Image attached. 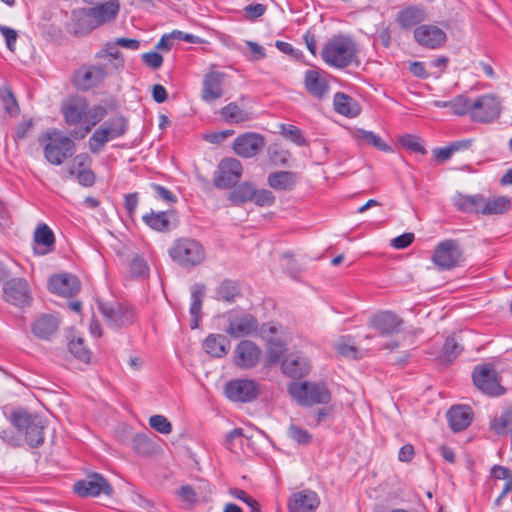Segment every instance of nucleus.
<instances>
[{"mask_svg":"<svg viewBox=\"0 0 512 512\" xmlns=\"http://www.w3.org/2000/svg\"><path fill=\"white\" fill-rule=\"evenodd\" d=\"M321 56L326 64L338 69L359 64L357 45L351 37L345 35L331 38L324 45Z\"/></svg>","mask_w":512,"mask_h":512,"instance_id":"obj_1","label":"nucleus"},{"mask_svg":"<svg viewBox=\"0 0 512 512\" xmlns=\"http://www.w3.org/2000/svg\"><path fill=\"white\" fill-rule=\"evenodd\" d=\"M45 159L53 165H61L75 152L73 140L58 130H50L39 137Z\"/></svg>","mask_w":512,"mask_h":512,"instance_id":"obj_2","label":"nucleus"},{"mask_svg":"<svg viewBox=\"0 0 512 512\" xmlns=\"http://www.w3.org/2000/svg\"><path fill=\"white\" fill-rule=\"evenodd\" d=\"M11 423L23 434L26 443L36 448L44 442L45 420L37 414H30L26 411H17L11 415Z\"/></svg>","mask_w":512,"mask_h":512,"instance_id":"obj_3","label":"nucleus"},{"mask_svg":"<svg viewBox=\"0 0 512 512\" xmlns=\"http://www.w3.org/2000/svg\"><path fill=\"white\" fill-rule=\"evenodd\" d=\"M169 255L174 262L183 268L200 265L206 257L203 245L192 238H179L169 249Z\"/></svg>","mask_w":512,"mask_h":512,"instance_id":"obj_4","label":"nucleus"},{"mask_svg":"<svg viewBox=\"0 0 512 512\" xmlns=\"http://www.w3.org/2000/svg\"><path fill=\"white\" fill-rule=\"evenodd\" d=\"M290 395L302 406L328 404L331 392L323 382L304 381L289 385Z\"/></svg>","mask_w":512,"mask_h":512,"instance_id":"obj_5","label":"nucleus"},{"mask_svg":"<svg viewBox=\"0 0 512 512\" xmlns=\"http://www.w3.org/2000/svg\"><path fill=\"white\" fill-rule=\"evenodd\" d=\"M119 11L117 0H109L92 8L80 9L75 13L81 28L92 30L114 19Z\"/></svg>","mask_w":512,"mask_h":512,"instance_id":"obj_6","label":"nucleus"},{"mask_svg":"<svg viewBox=\"0 0 512 512\" xmlns=\"http://www.w3.org/2000/svg\"><path fill=\"white\" fill-rule=\"evenodd\" d=\"M127 123L124 117L116 116L101 124L89 139V150L93 154L100 153L107 142L125 134Z\"/></svg>","mask_w":512,"mask_h":512,"instance_id":"obj_7","label":"nucleus"},{"mask_svg":"<svg viewBox=\"0 0 512 512\" xmlns=\"http://www.w3.org/2000/svg\"><path fill=\"white\" fill-rule=\"evenodd\" d=\"M438 270L446 271L460 266L464 261L460 243L454 239H446L438 243L431 257Z\"/></svg>","mask_w":512,"mask_h":512,"instance_id":"obj_8","label":"nucleus"},{"mask_svg":"<svg viewBox=\"0 0 512 512\" xmlns=\"http://www.w3.org/2000/svg\"><path fill=\"white\" fill-rule=\"evenodd\" d=\"M110 75L113 74L107 65L97 62L81 66L73 74L72 82L78 90L89 91L102 85Z\"/></svg>","mask_w":512,"mask_h":512,"instance_id":"obj_9","label":"nucleus"},{"mask_svg":"<svg viewBox=\"0 0 512 512\" xmlns=\"http://www.w3.org/2000/svg\"><path fill=\"white\" fill-rule=\"evenodd\" d=\"M474 385L484 394L500 396L505 390L500 384L498 374L491 363H485L474 367L472 372Z\"/></svg>","mask_w":512,"mask_h":512,"instance_id":"obj_10","label":"nucleus"},{"mask_svg":"<svg viewBox=\"0 0 512 512\" xmlns=\"http://www.w3.org/2000/svg\"><path fill=\"white\" fill-rule=\"evenodd\" d=\"M225 317L228 323L225 332L232 338L251 336L258 330L257 319L249 313L230 311Z\"/></svg>","mask_w":512,"mask_h":512,"instance_id":"obj_11","label":"nucleus"},{"mask_svg":"<svg viewBox=\"0 0 512 512\" xmlns=\"http://www.w3.org/2000/svg\"><path fill=\"white\" fill-rule=\"evenodd\" d=\"M501 113V101L493 94L479 96L473 100L472 120L479 123H490Z\"/></svg>","mask_w":512,"mask_h":512,"instance_id":"obj_12","label":"nucleus"},{"mask_svg":"<svg viewBox=\"0 0 512 512\" xmlns=\"http://www.w3.org/2000/svg\"><path fill=\"white\" fill-rule=\"evenodd\" d=\"M3 299L15 306L24 307L32 302L28 282L23 278H11L3 285Z\"/></svg>","mask_w":512,"mask_h":512,"instance_id":"obj_13","label":"nucleus"},{"mask_svg":"<svg viewBox=\"0 0 512 512\" xmlns=\"http://www.w3.org/2000/svg\"><path fill=\"white\" fill-rule=\"evenodd\" d=\"M242 172L243 168L239 160L225 158L218 166L213 183L219 189H229L240 180Z\"/></svg>","mask_w":512,"mask_h":512,"instance_id":"obj_14","label":"nucleus"},{"mask_svg":"<svg viewBox=\"0 0 512 512\" xmlns=\"http://www.w3.org/2000/svg\"><path fill=\"white\" fill-rule=\"evenodd\" d=\"M224 393L233 402L247 403L256 399L259 386L254 380L234 379L227 382Z\"/></svg>","mask_w":512,"mask_h":512,"instance_id":"obj_15","label":"nucleus"},{"mask_svg":"<svg viewBox=\"0 0 512 512\" xmlns=\"http://www.w3.org/2000/svg\"><path fill=\"white\" fill-rule=\"evenodd\" d=\"M98 308L107 324L112 328H121L131 324L134 320V312L122 304L114 302H99Z\"/></svg>","mask_w":512,"mask_h":512,"instance_id":"obj_16","label":"nucleus"},{"mask_svg":"<svg viewBox=\"0 0 512 512\" xmlns=\"http://www.w3.org/2000/svg\"><path fill=\"white\" fill-rule=\"evenodd\" d=\"M74 492L80 497H97L100 494L112 495L113 488L106 479L98 473L74 484Z\"/></svg>","mask_w":512,"mask_h":512,"instance_id":"obj_17","label":"nucleus"},{"mask_svg":"<svg viewBox=\"0 0 512 512\" xmlns=\"http://www.w3.org/2000/svg\"><path fill=\"white\" fill-rule=\"evenodd\" d=\"M265 138L254 132L244 133L235 138L234 152L243 158H251L257 155L265 147Z\"/></svg>","mask_w":512,"mask_h":512,"instance_id":"obj_18","label":"nucleus"},{"mask_svg":"<svg viewBox=\"0 0 512 512\" xmlns=\"http://www.w3.org/2000/svg\"><path fill=\"white\" fill-rule=\"evenodd\" d=\"M415 41L426 48L437 49L446 42V33L436 25L422 24L414 29Z\"/></svg>","mask_w":512,"mask_h":512,"instance_id":"obj_19","label":"nucleus"},{"mask_svg":"<svg viewBox=\"0 0 512 512\" xmlns=\"http://www.w3.org/2000/svg\"><path fill=\"white\" fill-rule=\"evenodd\" d=\"M261 351L252 341H240L234 350V362L236 366L244 369L255 367L260 360Z\"/></svg>","mask_w":512,"mask_h":512,"instance_id":"obj_20","label":"nucleus"},{"mask_svg":"<svg viewBox=\"0 0 512 512\" xmlns=\"http://www.w3.org/2000/svg\"><path fill=\"white\" fill-rule=\"evenodd\" d=\"M225 74L220 71H209L203 77L201 99L204 102L212 103L223 96L222 84Z\"/></svg>","mask_w":512,"mask_h":512,"instance_id":"obj_21","label":"nucleus"},{"mask_svg":"<svg viewBox=\"0 0 512 512\" xmlns=\"http://www.w3.org/2000/svg\"><path fill=\"white\" fill-rule=\"evenodd\" d=\"M49 290L59 296L72 297L80 290L77 277L71 274H61L50 277Z\"/></svg>","mask_w":512,"mask_h":512,"instance_id":"obj_22","label":"nucleus"},{"mask_svg":"<svg viewBox=\"0 0 512 512\" xmlns=\"http://www.w3.org/2000/svg\"><path fill=\"white\" fill-rule=\"evenodd\" d=\"M403 320L391 311H384L374 315L371 319V325L379 331L381 335H391L400 331Z\"/></svg>","mask_w":512,"mask_h":512,"instance_id":"obj_23","label":"nucleus"},{"mask_svg":"<svg viewBox=\"0 0 512 512\" xmlns=\"http://www.w3.org/2000/svg\"><path fill=\"white\" fill-rule=\"evenodd\" d=\"M117 46L119 45L116 41L106 43L104 48L96 54V59L107 65L112 74L118 73L124 67V59Z\"/></svg>","mask_w":512,"mask_h":512,"instance_id":"obj_24","label":"nucleus"},{"mask_svg":"<svg viewBox=\"0 0 512 512\" xmlns=\"http://www.w3.org/2000/svg\"><path fill=\"white\" fill-rule=\"evenodd\" d=\"M317 494L310 490L294 493L289 500L290 512H313L319 506Z\"/></svg>","mask_w":512,"mask_h":512,"instance_id":"obj_25","label":"nucleus"},{"mask_svg":"<svg viewBox=\"0 0 512 512\" xmlns=\"http://www.w3.org/2000/svg\"><path fill=\"white\" fill-rule=\"evenodd\" d=\"M396 19L401 28L409 29L427 20L428 12L423 6L411 5L399 11Z\"/></svg>","mask_w":512,"mask_h":512,"instance_id":"obj_26","label":"nucleus"},{"mask_svg":"<svg viewBox=\"0 0 512 512\" xmlns=\"http://www.w3.org/2000/svg\"><path fill=\"white\" fill-rule=\"evenodd\" d=\"M473 412L467 405H456L447 412V418L451 429L454 432L466 429L472 421Z\"/></svg>","mask_w":512,"mask_h":512,"instance_id":"obj_27","label":"nucleus"},{"mask_svg":"<svg viewBox=\"0 0 512 512\" xmlns=\"http://www.w3.org/2000/svg\"><path fill=\"white\" fill-rule=\"evenodd\" d=\"M310 370L309 360L298 354L288 355L282 362V371L291 378H300Z\"/></svg>","mask_w":512,"mask_h":512,"instance_id":"obj_28","label":"nucleus"},{"mask_svg":"<svg viewBox=\"0 0 512 512\" xmlns=\"http://www.w3.org/2000/svg\"><path fill=\"white\" fill-rule=\"evenodd\" d=\"M304 86L311 95L318 99L324 98L329 91L328 81L316 70L305 72Z\"/></svg>","mask_w":512,"mask_h":512,"instance_id":"obj_29","label":"nucleus"},{"mask_svg":"<svg viewBox=\"0 0 512 512\" xmlns=\"http://www.w3.org/2000/svg\"><path fill=\"white\" fill-rule=\"evenodd\" d=\"M486 198L482 195H462L454 197L453 203L458 210L466 213H482L484 210Z\"/></svg>","mask_w":512,"mask_h":512,"instance_id":"obj_30","label":"nucleus"},{"mask_svg":"<svg viewBox=\"0 0 512 512\" xmlns=\"http://www.w3.org/2000/svg\"><path fill=\"white\" fill-rule=\"evenodd\" d=\"M205 296V285L201 283L194 284L191 288V305H190V315L192 317L191 320V328L196 329L199 326V322L201 319V308L203 299Z\"/></svg>","mask_w":512,"mask_h":512,"instance_id":"obj_31","label":"nucleus"},{"mask_svg":"<svg viewBox=\"0 0 512 512\" xmlns=\"http://www.w3.org/2000/svg\"><path fill=\"white\" fill-rule=\"evenodd\" d=\"M204 350L213 357H224L230 348V341L221 334H210L203 342Z\"/></svg>","mask_w":512,"mask_h":512,"instance_id":"obj_32","label":"nucleus"},{"mask_svg":"<svg viewBox=\"0 0 512 512\" xmlns=\"http://www.w3.org/2000/svg\"><path fill=\"white\" fill-rule=\"evenodd\" d=\"M173 211L154 212L143 216L144 223L151 229L159 232H167L171 228V218H174Z\"/></svg>","mask_w":512,"mask_h":512,"instance_id":"obj_33","label":"nucleus"},{"mask_svg":"<svg viewBox=\"0 0 512 512\" xmlns=\"http://www.w3.org/2000/svg\"><path fill=\"white\" fill-rule=\"evenodd\" d=\"M220 115L228 123H243L253 118V113L245 108H241L236 102H231L224 106Z\"/></svg>","mask_w":512,"mask_h":512,"instance_id":"obj_34","label":"nucleus"},{"mask_svg":"<svg viewBox=\"0 0 512 512\" xmlns=\"http://www.w3.org/2000/svg\"><path fill=\"white\" fill-rule=\"evenodd\" d=\"M334 110L347 117H355L359 114L360 108L357 103L348 95L337 92L333 98Z\"/></svg>","mask_w":512,"mask_h":512,"instance_id":"obj_35","label":"nucleus"},{"mask_svg":"<svg viewBox=\"0 0 512 512\" xmlns=\"http://www.w3.org/2000/svg\"><path fill=\"white\" fill-rule=\"evenodd\" d=\"M58 320L52 315H43L32 326L33 333L41 339H48L58 329Z\"/></svg>","mask_w":512,"mask_h":512,"instance_id":"obj_36","label":"nucleus"},{"mask_svg":"<svg viewBox=\"0 0 512 512\" xmlns=\"http://www.w3.org/2000/svg\"><path fill=\"white\" fill-rule=\"evenodd\" d=\"M297 182V177L291 171H278L268 176V184L277 190H291Z\"/></svg>","mask_w":512,"mask_h":512,"instance_id":"obj_37","label":"nucleus"},{"mask_svg":"<svg viewBox=\"0 0 512 512\" xmlns=\"http://www.w3.org/2000/svg\"><path fill=\"white\" fill-rule=\"evenodd\" d=\"M353 138L358 142L359 145L368 144L384 152H389L391 150L390 146L387 145L378 135L372 131L356 129L353 132Z\"/></svg>","mask_w":512,"mask_h":512,"instance_id":"obj_38","label":"nucleus"},{"mask_svg":"<svg viewBox=\"0 0 512 512\" xmlns=\"http://www.w3.org/2000/svg\"><path fill=\"white\" fill-rule=\"evenodd\" d=\"M87 112V104L85 101L76 100L68 103L63 108V114L69 125L79 123Z\"/></svg>","mask_w":512,"mask_h":512,"instance_id":"obj_39","label":"nucleus"},{"mask_svg":"<svg viewBox=\"0 0 512 512\" xmlns=\"http://www.w3.org/2000/svg\"><path fill=\"white\" fill-rule=\"evenodd\" d=\"M511 208V202L504 196L486 199L483 215L503 214Z\"/></svg>","mask_w":512,"mask_h":512,"instance_id":"obj_40","label":"nucleus"},{"mask_svg":"<svg viewBox=\"0 0 512 512\" xmlns=\"http://www.w3.org/2000/svg\"><path fill=\"white\" fill-rule=\"evenodd\" d=\"M254 189V185L247 182L242 183L230 192L229 200L234 205H242L252 200Z\"/></svg>","mask_w":512,"mask_h":512,"instance_id":"obj_41","label":"nucleus"},{"mask_svg":"<svg viewBox=\"0 0 512 512\" xmlns=\"http://www.w3.org/2000/svg\"><path fill=\"white\" fill-rule=\"evenodd\" d=\"M34 241L37 245H42L46 248L45 250L41 251L40 254H46L53 246L55 237L52 230L46 224H41L35 230Z\"/></svg>","mask_w":512,"mask_h":512,"instance_id":"obj_42","label":"nucleus"},{"mask_svg":"<svg viewBox=\"0 0 512 512\" xmlns=\"http://www.w3.org/2000/svg\"><path fill=\"white\" fill-rule=\"evenodd\" d=\"M239 295V285L232 280H224L217 289V297L222 301L234 302Z\"/></svg>","mask_w":512,"mask_h":512,"instance_id":"obj_43","label":"nucleus"},{"mask_svg":"<svg viewBox=\"0 0 512 512\" xmlns=\"http://www.w3.org/2000/svg\"><path fill=\"white\" fill-rule=\"evenodd\" d=\"M68 350L76 359L85 364H88L91 360V352L85 347L82 338H73L68 343Z\"/></svg>","mask_w":512,"mask_h":512,"instance_id":"obj_44","label":"nucleus"},{"mask_svg":"<svg viewBox=\"0 0 512 512\" xmlns=\"http://www.w3.org/2000/svg\"><path fill=\"white\" fill-rule=\"evenodd\" d=\"M472 104L473 100H470L465 95H458L452 99L451 112L457 116L469 114L472 119Z\"/></svg>","mask_w":512,"mask_h":512,"instance_id":"obj_45","label":"nucleus"},{"mask_svg":"<svg viewBox=\"0 0 512 512\" xmlns=\"http://www.w3.org/2000/svg\"><path fill=\"white\" fill-rule=\"evenodd\" d=\"M0 99L2 101L5 111L10 116H17L20 112L19 105L12 91L9 88L0 89Z\"/></svg>","mask_w":512,"mask_h":512,"instance_id":"obj_46","label":"nucleus"},{"mask_svg":"<svg viewBox=\"0 0 512 512\" xmlns=\"http://www.w3.org/2000/svg\"><path fill=\"white\" fill-rule=\"evenodd\" d=\"M285 351V345L281 341L270 340L266 356L267 365L277 364L283 357Z\"/></svg>","mask_w":512,"mask_h":512,"instance_id":"obj_47","label":"nucleus"},{"mask_svg":"<svg viewBox=\"0 0 512 512\" xmlns=\"http://www.w3.org/2000/svg\"><path fill=\"white\" fill-rule=\"evenodd\" d=\"M129 272L134 277L144 278L148 276L149 266L143 257L135 255L130 261Z\"/></svg>","mask_w":512,"mask_h":512,"instance_id":"obj_48","label":"nucleus"},{"mask_svg":"<svg viewBox=\"0 0 512 512\" xmlns=\"http://www.w3.org/2000/svg\"><path fill=\"white\" fill-rule=\"evenodd\" d=\"M493 429L498 434H507L512 432V410L505 411L500 418L492 423Z\"/></svg>","mask_w":512,"mask_h":512,"instance_id":"obj_49","label":"nucleus"},{"mask_svg":"<svg viewBox=\"0 0 512 512\" xmlns=\"http://www.w3.org/2000/svg\"><path fill=\"white\" fill-rule=\"evenodd\" d=\"M463 350L455 336L448 337L443 345V355L448 361L454 360Z\"/></svg>","mask_w":512,"mask_h":512,"instance_id":"obj_50","label":"nucleus"},{"mask_svg":"<svg viewBox=\"0 0 512 512\" xmlns=\"http://www.w3.org/2000/svg\"><path fill=\"white\" fill-rule=\"evenodd\" d=\"M399 141L401 145L406 149L420 154H426V149L417 136L406 134L400 137Z\"/></svg>","mask_w":512,"mask_h":512,"instance_id":"obj_51","label":"nucleus"},{"mask_svg":"<svg viewBox=\"0 0 512 512\" xmlns=\"http://www.w3.org/2000/svg\"><path fill=\"white\" fill-rule=\"evenodd\" d=\"M105 115H106L105 108H103L101 106L94 107L89 112V117L91 119V123L86 125V127L84 128L83 132L79 135V137L83 138L88 132H90L91 127L94 126L97 122H99ZM71 135L75 138H78V134L76 132H72Z\"/></svg>","mask_w":512,"mask_h":512,"instance_id":"obj_52","label":"nucleus"},{"mask_svg":"<svg viewBox=\"0 0 512 512\" xmlns=\"http://www.w3.org/2000/svg\"><path fill=\"white\" fill-rule=\"evenodd\" d=\"M251 201L260 207L271 206L275 202V196L270 190L255 188Z\"/></svg>","mask_w":512,"mask_h":512,"instance_id":"obj_53","label":"nucleus"},{"mask_svg":"<svg viewBox=\"0 0 512 512\" xmlns=\"http://www.w3.org/2000/svg\"><path fill=\"white\" fill-rule=\"evenodd\" d=\"M288 436L298 444L306 445L311 442V434L296 425H290L288 428Z\"/></svg>","mask_w":512,"mask_h":512,"instance_id":"obj_54","label":"nucleus"},{"mask_svg":"<svg viewBox=\"0 0 512 512\" xmlns=\"http://www.w3.org/2000/svg\"><path fill=\"white\" fill-rule=\"evenodd\" d=\"M150 426L161 434H169L172 431V425L169 420L162 415H153L149 419Z\"/></svg>","mask_w":512,"mask_h":512,"instance_id":"obj_55","label":"nucleus"},{"mask_svg":"<svg viewBox=\"0 0 512 512\" xmlns=\"http://www.w3.org/2000/svg\"><path fill=\"white\" fill-rule=\"evenodd\" d=\"M280 128H281V133L285 138L293 141L294 143H296L298 145L305 144V140L302 137L301 131L297 127H295L293 125L280 124Z\"/></svg>","mask_w":512,"mask_h":512,"instance_id":"obj_56","label":"nucleus"},{"mask_svg":"<svg viewBox=\"0 0 512 512\" xmlns=\"http://www.w3.org/2000/svg\"><path fill=\"white\" fill-rule=\"evenodd\" d=\"M133 449L141 454L148 455L152 452V446L148 438L143 434H137L132 440Z\"/></svg>","mask_w":512,"mask_h":512,"instance_id":"obj_57","label":"nucleus"},{"mask_svg":"<svg viewBox=\"0 0 512 512\" xmlns=\"http://www.w3.org/2000/svg\"><path fill=\"white\" fill-rule=\"evenodd\" d=\"M150 187L152 188V190L155 193V196L158 199L163 200L167 203H175L177 201L176 196L167 188L155 183H151Z\"/></svg>","mask_w":512,"mask_h":512,"instance_id":"obj_58","label":"nucleus"},{"mask_svg":"<svg viewBox=\"0 0 512 512\" xmlns=\"http://www.w3.org/2000/svg\"><path fill=\"white\" fill-rule=\"evenodd\" d=\"M336 351L347 358L358 359L361 357L356 346L350 345L344 341L336 344Z\"/></svg>","mask_w":512,"mask_h":512,"instance_id":"obj_59","label":"nucleus"},{"mask_svg":"<svg viewBox=\"0 0 512 512\" xmlns=\"http://www.w3.org/2000/svg\"><path fill=\"white\" fill-rule=\"evenodd\" d=\"M143 62L152 69H158L163 64V57L158 52H148L142 55Z\"/></svg>","mask_w":512,"mask_h":512,"instance_id":"obj_60","label":"nucleus"},{"mask_svg":"<svg viewBox=\"0 0 512 512\" xmlns=\"http://www.w3.org/2000/svg\"><path fill=\"white\" fill-rule=\"evenodd\" d=\"M245 16L248 20H255L266 12V6L263 4H250L244 8Z\"/></svg>","mask_w":512,"mask_h":512,"instance_id":"obj_61","label":"nucleus"},{"mask_svg":"<svg viewBox=\"0 0 512 512\" xmlns=\"http://www.w3.org/2000/svg\"><path fill=\"white\" fill-rule=\"evenodd\" d=\"M0 32L5 38L7 48L10 51H14V46L18 37L17 31L7 26H0Z\"/></svg>","mask_w":512,"mask_h":512,"instance_id":"obj_62","label":"nucleus"},{"mask_svg":"<svg viewBox=\"0 0 512 512\" xmlns=\"http://www.w3.org/2000/svg\"><path fill=\"white\" fill-rule=\"evenodd\" d=\"M414 239H415V236L413 233H410V232L403 233L402 235L395 237L392 240L391 245L395 249H404V248L408 247L409 245H411L412 242L414 241Z\"/></svg>","mask_w":512,"mask_h":512,"instance_id":"obj_63","label":"nucleus"},{"mask_svg":"<svg viewBox=\"0 0 512 512\" xmlns=\"http://www.w3.org/2000/svg\"><path fill=\"white\" fill-rule=\"evenodd\" d=\"M77 179L81 185H83L85 187H90L95 182V175H94L93 171L90 169H82V170L78 171Z\"/></svg>","mask_w":512,"mask_h":512,"instance_id":"obj_64","label":"nucleus"}]
</instances>
